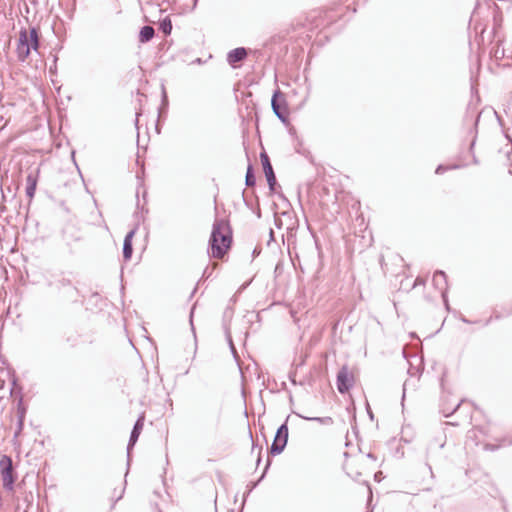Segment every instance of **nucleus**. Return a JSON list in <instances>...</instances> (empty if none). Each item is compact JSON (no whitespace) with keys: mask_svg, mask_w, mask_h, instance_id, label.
<instances>
[{"mask_svg":"<svg viewBox=\"0 0 512 512\" xmlns=\"http://www.w3.org/2000/svg\"><path fill=\"white\" fill-rule=\"evenodd\" d=\"M480 7V0H476L475 7L472 12L471 18L469 20L468 29L471 30L473 28L474 37L472 38L471 33L469 32V47L470 50H473L475 46V72L471 71V94L472 98L475 99L468 104L466 114L464 117V122H466L469 118L474 119V135L469 144V149L466 153H461L458 157V162L452 164H439L435 170V173L440 175L449 170L459 169L466 167L470 164L467 161V158H471V163L477 164L478 160L473 152V148L477 141V127L480 122V110H477V104L480 102V95L478 93V76L480 73V33L478 32V25L480 23L478 19V8Z\"/></svg>","mask_w":512,"mask_h":512,"instance_id":"1","label":"nucleus"},{"mask_svg":"<svg viewBox=\"0 0 512 512\" xmlns=\"http://www.w3.org/2000/svg\"><path fill=\"white\" fill-rule=\"evenodd\" d=\"M232 242L233 235L229 222L216 218L208 241V256L215 259L223 258L230 250Z\"/></svg>","mask_w":512,"mask_h":512,"instance_id":"2","label":"nucleus"},{"mask_svg":"<svg viewBox=\"0 0 512 512\" xmlns=\"http://www.w3.org/2000/svg\"><path fill=\"white\" fill-rule=\"evenodd\" d=\"M40 48L39 28L31 26L28 30L21 28L19 31L18 44L16 48L17 58L25 62L30 56L31 50L38 52Z\"/></svg>","mask_w":512,"mask_h":512,"instance_id":"3","label":"nucleus"},{"mask_svg":"<svg viewBox=\"0 0 512 512\" xmlns=\"http://www.w3.org/2000/svg\"><path fill=\"white\" fill-rule=\"evenodd\" d=\"M49 286L54 287L58 291L60 298L66 302L76 303L79 301L80 296L83 297L78 288L67 278H61L55 283L50 282Z\"/></svg>","mask_w":512,"mask_h":512,"instance_id":"4","label":"nucleus"},{"mask_svg":"<svg viewBox=\"0 0 512 512\" xmlns=\"http://www.w3.org/2000/svg\"><path fill=\"white\" fill-rule=\"evenodd\" d=\"M0 472L3 488L7 491H12L17 479V473L14 471L13 461L9 455L1 456Z\"/></svg>","mask_w":512,"mask_h":512,"instance_id":"5","label":"nucleus"},{"mask_svg":"<svg viewBox=\"0 0 512 512\" xmlns=\"http://www.w3.org/2000/svg\"><path fill=\"white\" fill-rule=\"evenodd\" d=\"M289 415L286 420L278 427L274 440L270 446L269 453L272 456L280 455L287 446L289 429H288V420Z\"/></svg>","mask_w":512,"mask_h":512,"instance_id":"6","label":"nucleus"},{"mask_svg":"<svg viewBox=\"0 0 512 512\" xmlns=\"http://www.w3.org/2000/svg\"><path fill=\"white\" fill-rule=\"evenodd\" d=\"M271 107L274 114L285 125L289 124V109L284 94L276 89L271 98Z\"/></svg>","mask_w":512,"mask_h":512,"instance_id":"7","label":"nucleus"},{"mask_svg":"<svg viewBox=\"0 0 512 512\" xmlns=\"http://www.w3.org/2000/svg\"><path fill=\"white\" fill-rule=\"evenodd\" d=\"M485 5L493 19V28H492L491 34H493L494 38H497V44L499 45L502 43V39L500 37H498L499 29L502 26V20H503L502 10L497 5L495 0H486Z\"/></svg>","mask_w":512,"mask_h":512,"instance_id":"8","label":"nucleus"},{"mask_svg":"<svg viewBox=\"0 0 512 512\" xmlns=\"http://www.w3.org/2000/svg\"><path fill=\"white\" fill-rule=\"evenodd\" d=\"M260 160L262 163L263 172L265 174L269 190L271 193H276V187L278 186L276 175L273 170L270 158L265 151L260 153Z\"/></svg>","mask_w":512,"mask_h":512,"instance_id":"9","label":"nucleus"},{"mask_svg":"<svg viewBox=\"0 0 512 512\" xmlns=\"http://www.w3.org/2000/svg\"><path fill=\"white\" fill-rule=\"evenodd\" d=\"M145 416L144 414L139 415L137 420L135 421L132 431L130 433V437L127 444V466H130L131 462V451L133 450L135 444L137 443L139 436L143 430Z\"/></svg>","mask_w":512,"mask_h":512,"instance_id":"10","label":"nucleus"},{"mask_svg":"<svg viewBox=\"0 0 512 512\" xmlns=\"http://www.w3.org/2000/svg\"><path fill=\"white\" fill-rule=\"evenodd\" d=\"M336 385L339 393H347L354 385V377L346 365L342 366L336 377Z\"/></svg>","mask_w":512,"mask_h":512,"instance_id":"11","label":"nucleus"},{"mask_svg":"<svg viewBox=\"0 0 512 512\" xmlns=\"http://www.w3.org/2000/svg\"><path fill=\"white\" fill-rule=\"evenodd\" d=\"M512 316V305H497L492 309L491 316L482 323V326H488L492 320H502Z\"/></svg>","mask_w":512,"mask_h":512,"instance_id":"12","label":"nucleus"},{"mask_svg":"<svg viewBox=\"0 0 512 512\" xmlns=\"http://www.w3.org/2000/svg\"><path fill=\"white\" fill-rule=\"evenodd\" d=\"M247 55L248 50L245 47H237L227 53L226 60L232 68L236 69L240 67V63L247 58Z\"/></svg>","mask_w":512,"mask_h":512,"instance_id":"13","label":"nucleus"},{"mask_svg":"<svg viewBox=\"0 0 512 512\" xmlns=\"http://www.w3.org/2000/svg\"><path fill=\"white\" fill-rule=\"evenodd\" d=\"M433 286L439 290L442 299L447 301L448 281L447 275L442 270H436L432 278Z\"/></svg>","mask_w":512,"mask_h":512,"instance_id":"14","label":"nucleus"},{"mask_svg":"<svg viewBox=\"0 0 512 512\" xmlns=\"http://www.w3.org/2000/svg\"><path fill=\"white\" fill-rule=\"evenodd\" d=\"M39 173H40V169L37 168L34 171L29 172L26 177L25 193H26V196L30 199H32L35 195L38 178H39Z\"/></svg>","mask_w":512,"mask_h":512,"instance_id":"15","label":"nucleus"},{"mask_svg":"<svg viewBox=\"0 0 512 512\" xmlns=\"http://www.w3.org/2000/svg\"><path fill=\"white\" fill-rule=\"evenodd\" d=\"M146 191L143 192V204L140 203V200H139V191L136 192V197H137V204H136V211L134 213V217L137 219V221L139 222L141 219L143 220L144 219V214L145 213H148V209L145 207L147 201H146Z\"/></svg>","mask_w":512,"mask_h":512,"instance_id":"16","label":"nucleus"},{"mask_svg":"<svg viewBox=\"0 0 512 512\" xmlns=\"http://www.w3.org/2000/svg\"><path fill=\"white\" fill-rule=\"evenodd\" d=\"M154 35H155L154 28L150 25H145V26L141 27V29H140L139 42L147 43L153 39Z\"/></svg>","mask_w":512,"mask_h":512,"instance_id":"17","label":"nucleus"},{"mask_svg":"<svg viewBox=\"0 0 512 512\" xmlns=\"http://www.w3.org/2000/svg\"><path fill=\"white\" fill-rule=\"evenodd\" d=\"M256 184V176L254 167L251 162L248 163L246 175H245V185L247 187H253Z\"/></svg>","mask_w":512,"mask_h":512,"instance_id":"18","label":"nucleus"},{"mask_svg":"<svg viewBox=\"0 0 512 512\" xmlns=\"http://www.w3.org/2000/svg\"><path fill=\"white\" fill-rule=\"evenodd\" d=\"M299 417H301L302 419H305L307 421H315V422H318L322 425H326V426H329V425H332L334 423L333 419L329 416H326V417H307V416H303V415H300V414H297Z\"/></svg>","mask_w":512,"mask_h":512,"instance_id":"19","label":"nucleus"},{"mask_svg":"<svg viewBox=\"0 0 512 512\" xmlns=\"http://www.w3.org/2000/svg\"><path fill=\"white\" fill-rule=\"evenodd\" d=\"M270 465H271V459L268 457V458H267V461H266V465H265V467H264V470H263V472H262L261 476L259 477V479H258L257 481H255V482H251V483L248 485V487H249V489H248V491H247V493H248V494H249L252 490H254V489L259 485V483H260V482L265 478L266 473H267V471H268V469H269Z\"/></svg>","mask_w":512,"mask_h":512,"instance_id":"20","label":"nucleus"},{"mask_svg":"<svg viewBox=\"0 0 512 512\" xmlns=\"http://www.w3.org/2000/svg\"><path fill=\"white\" fill-rule=\"evenodd\" d=\"M270 465H271V459L268 457V458H267V461H266V465H265V467H264V470H263V472H262L261 476L259 477V479H258L257 481H255V482H251V483L248 485V487H249V489H248V491H247V493H248V494H249L252 490H254V489L259 485V483H260V482L265 478L266 473H267V471H268V469H269Z\"/></svg>","mask_w":512,"mask_h":512,"instance_id":"21","label":"nucleus"},{"mask_svg":"<svg viewBox=\"0 0 512 512\" xmlns=\"http://www.w3.org/2000/svg\"><path fill=\"white\" fill-rule=\"evenodd\" d=\"M159 29L164 35H170L172 31V22L169 17H165L159 23Z\"/></svg>","mask_w":512,"mask_h":512,"instance_id":"22","label":"nucleus"},{"mask_svg":"<svg viewBox=\"0 0 512 512\" xmlns=\"http://www.w3.org/2000/svg\"><path fill=\"white\" fill-rule=\"evenodd\" d=\"M418 360H419L418 365L413 366L412 364H410V367L408 369V373L412 377H420L423 372V360H422V358H419Z\"/></svg>","mask_w":512,"mask_h":512,"instance_id":"23","label":"nucleus"},{"mask_svg":"<svg viewBox=\"0 0 512 512\" xmlns=\"http://www.w3.org/2000/svg\"><path fill=\"white\" fill-rule=\"evenodd\" d=\"M2 363L8 366L7 367V372H8V375L11 377L12 388L10 390V393L12 394L13 391H14L15 386L18 383V378L16 376V372H15L14 368L11 367L6 360H2Z\"/></svg>","mask_w":512,"mask_h":512,"instance_id":"24","label":"nucleus"},{"mask_svg":"<svg viewBox=\"0 0 512 512\" xmlns=\"http://www.w3.org/2000/svg\"><path fill=\"white\" fill-rule=\"evenodd\" d=\"M122 253H123L124 260L129 261L133 254V244L129 243L128 241L127 242L123 241Z\"/></svg>","mask_w":512,"mask_h":512,"instance_id":"25","label":"nucleus"},{"mask_svg":"<svg viewBox=\"0 0 512 512\" xmlns=\"http://www.w3.org/2000/svg\"><path fill=\"white\" fill-rule=\"evenodd\" d=\"M286 238L288 243V249H290L291 244H295L296 242V228L295 226L287 227Z\"/></svg>","mask_w":512,"mask_h":512,"instance_id":"26","label":"nucleus"},{"mask_svg":"<svg viewBox=\"0 0 512 512\" xmlns=\"http://www.w3.org/2000/svg\"><path fill=\"white\" fill-rule=\"evenodd\" d=\"M463 401H459L453 409H450V407H445L444 405H442L441 407V412L443 414L444 417L448 418L450 416H452L458 409L459 407L461 406Z\"/></svg>","mask_w":512,"mask_h":512,"instance_id":"27","label":"nucleus"},{"mask_svg":"<svg viewBox=\"0 0 512 512\" xmlns=\"http://www.w3.org/2000/svg\"><path fill=\"white\" fill-rule=\"evenodd\" d=\"M508 444V441H506L505 439H503L501 442H499L498 444H492V443H485L483 445V449L484 450H487V451H496L498 450L499 448H501L502 446H505Z\"/></svg>","mask_w":512,"mask_h":512,"instance_id":"28","label":"nucleus"},{"mask_svg":"<svg viewBox=\"0 0 512 512\" xmlns=\"http://www.w3.org/2000/svg\"><path fill=\"white\" fill-rule=\"evenodd\" d=\"M21 390H22V388L20 387L19 388L20 396H19V400H18V403H17V414L26 415L27 408H26V406L23 403V396L21 394Z\"/></svg>","mask_w":512,"mask_h":512,"instance_id":"29","label":"nucleus"},{"mask_svg":"<svg viewBox=\"0 0 512 512\" xmlns=\"http://www.w3.org/2000/svg\"><path fill=\"white\" fill-rule=\"evenodd\" d=\"M225 336H226L227 342L229 344V348H230L233 356L236 358L237 357V351H236V348L234 346V343H233V340H232V336H231L230 331H229L228 328H225Z\"/></svg>","mask_w":512,"mask_h":512,"instance_id":"30","label":"nucleus"},{"mask_svg":"<svg viewBox=\"0 0 512 512\" xmlns=\"http://www.w3.org/2000/svg\"><path fill=\"white\" fill-rule=\"evenodd\" d=\"M504 54H505L504 49L500 50L499 47H497L496 49H492L490 51L491 58H494L496 60L502 59L504 57Z\"/></svg>","mask_w":512,"mask_h":512,"instance_id":"31","label":"nucleus"},{"mask_svg":"<svg viewBox=\"0 0 512 512\" xmlns=\"http://www.w3.org/2000/svg\"><path fill=\"white\" fill-rule=\"evenodd\" d=\"M138 225H139V223L125 235V237H124L125 242L128 241L129 243H132L133 237L138 229Z\"/></svg>","mask_w":512,"mask_h":512,"instance_id":"32","label":"nucleus"},{"mask_svg":"<svg viewBox=\"0 0 512 512\" xmlns=\"http://www.w3.org/2000/svg\"><path fill=\"white\" fill-rule=\"evenodd\" d=\"M161 103H162V107H168V105H169L168 96H167V92H166L164 85H162Z\"/></svg>","mask_w":512,"mask_h":512,"instance_id":"33","label":"nucleus"},{"mask_svg":"<svg viewBox=\"0 0 512 512\" xmlns=\"http://www.w3.org/2000/svg\"><path fill=\"white\" fill-rule=\"evenodd\" d=\"M100 300H101V296L98 292H93L89 299V301L93 302L95 306H97L98 301H100Z\"/></svg>","mask_w":512,"mask_h":512,"instance_id":"34","label":"nucleus"},{"mask_svg":"<svg viewBox=\"0 0 512 512\" xmlns=\"http://www.w3.org/2000/svg\"><path fill=\"white\" fill-rule=\"evenodd\" d=\"M486 110H491V112H493V114L497 117L499 124L503 126L502 118L497 114V112L492 107L482 108L481 113H484Z\"/></svg>","mask_w":512,"mask_h":512,"instance_id":"35","label":"nucleus"},{"mask_svg":"<svg viewBox=\"0 0 512 512\" xmlns=\"http://www.w3.org/2000/svg\"><path fill=\"white\" fill-rule=\"evenodd\" d=\"M57 60H58V57L56 55H54L53 65L50 66V68H49L50 74H55L56 73V71H57Z\"/></svg>","mask_w":512,"mask_h":512,"instance_id":"36","label":"nucleus"},{"mask_svg":"<svg viewBox=\"0 0 512 512\" xmlns=\"http://www.w3.org/2000/svg\"><path fill=\"white\" fill-rule=\"evenodd\" d=\"M366 411H367V415L370 418V420L373 421L374 420V413H373V411H372L368 401H366Z\"/></svg>","mask_w":512,"mask_h":512,"instance_id":"37","label":"nucleus"},{"mask_svg":"<svg viewBox=\"0 0 512 512\" xmlns=\"http://www.w3.org/2000/svg\"><path fill=\"white\" fill-rule=\"evenodd\" d=\"M23 427H24V424L17 423V428H16V430L14 432V438H17L21 434V432L23 430Z\"/></svg>","mask_w":512,"mask_h":512,"instance_id":"38","label":"nucleus"},{"mask_svg":"<svg viewBox=\"0 0 512 512\" xmlns=\"http://www.w3.org/2000/svg\"><path fill=\"white\" fill-rule=\"evenodd\" d=\"M168 111V107H162V103L158 108V118H160L163 114L165 115Z\"/></svg>","mask_w":512,"mask_h":512,"instance_id":"39","label":"nucleus"},{"mask_svg":"<svg viewBox=\"0 0 512 512\" xmlns=\"http://www.w3.org/2000/svg\"><path fill=\"white\" fill-rule=\"evenodd\" d=\"M476 436H477V430L476 429H472V430L468 431V434H467V438L468 439L473 440V439L476 438Z\"/></svg>","mask_w":512,"mask_h":512,"instance_id":"40","label":"nucleus"},{"mask_svg":"<svg viewBox=\"0 0 512 512\" xmlns=\"http://www.w3.org/2000/svg\"><path fill=\"white\" fill-rule=\"evenodd\" d=\"M212 276V270H209V268H205L202 274V278L209 279Z\"/></svg>","mask_w":512,"mask_h":512,"instance_id":"41","label":"nucleus"},{"mask_svg":"<svg viewBox=\"0 0 512 512\" xmlns=\"http://www.w3.org/2000/svg\"><path fill=\"white\" fill-rule=\"evenodd\" d=\"M242 196H243V201H244L245 205L248 208H252V203L245 196V190L243 191Z\"/></svg>","mask_w":512,"mask_h":512,"instance_id":"42","label":"nucleus"},{"mask_svg":"<svg viewBox=\"0 0 512 512\" xmlns=\"http://www.w3.org/2000/svg\"><path fill=\"white\" fill-rule=\"evenodd\" d=\"M424 284H425V280L422 279L421 277H417L415 280V283H414V287L418 286V285H424Z\"/></svg>","mask_w":512,"mask_h":512,"instance_id":"43","label":"nucleus"},{"mask_svg":"<svg viewBox=\"0 0 512 512\" xmlns=\"http://www.w3.org/2000/svg\"><path fill=\"white\" fill-rule=\"evenodd\" d=\"M261 452H262V446H260V447L258 448V455H257V460H256V464H257V466L260 464L261 459H262V457H261Z\"/></svg>","mask_w":512,"mask_h":512,"instance_id":"44","label":"nucleus"},{"mask_svg":"<svg viewBox=\"0 0 512 512\" xmlns=\"http://www.w3.org/2000/svg\"><path fill=\"white\" fill-rule=\"evenodd\" d=\"M493 502L496 503L501 509L504 510V505L502 500H498L495 497H493Z\"/></svg>","mask_w":512,"mask_h":512,"instance_id":"45","label":"nucleus"},{"mask_svg":"<svg viewBox=\"0 0 512 512\" xmlns=\"http://www.w3.org/2000/svg\"><path fill=\"white\" fill-rule=\"evenodd\" d=\"M25 416H26V415L17 414V423H22V424H24Z\"/></svg>","mask_w":512,"mask_h":512,"instance_id":"46","label":"nucleus"},{"mask_svg":"<svg viewBox=\"0 0 512 512\" xmlns=\"http://www.w3.org/2000/svg\"><path fill=\"white\" fill-rule=\"evenodd\" d=\"M125 484H126V481L124 482V485ZM124 491H125V486L122 488L119 495L116 497L115 502L119 501L123 497Z\"/></svg>","mask_w":512,"mask_h":512,"instance_id":"47","label":"nucleus"},{"mask_svg":"<svg viewBox=\"0 0 512 512\" xmlns=\"http://www.w3.org/2000/svg\"><path fill=\"white\" fill-rule=\"evenodd\" d=\"M194 310H195V307L193 306V307L191 308V310H190V315H189V318H190V324H191V326H193V321H192V319H193ZM192 329L194 330V327H192Z\"/></svg>","mask_w":512,"mask_h":512,"instance_id":"48","label":"nucleus"},{"mask_svg":"<svg viewBox=\"0 0 512 512\" xmlns=\"http://www.w3.org/2000/svg\"><path fill=\"white\" fill-rule=\"evenodd\" d=\"M275 225L278 229H280L282 227V221L280 218L278 217H275Z\"/></svg>","mask_w":512,"mask_h":512,"instance_id":"49","label":"nucleus"},{"mask_svg":"<svg viewBox=\"0 0 512 512\" xmlns=\"http://www.w3.org/2000/svg\"><path fill=\"white\" fill-rule=\"evenodd\" d=\"M295 375H296L295 373H290L289 374V380L294 385H296Z\"/></svg>","mask_w":512,"mask_h":512,"instance_id":"50","label":"nucleus"},{"mask_svg":"<svg viewBox=\"0 0 512 512\" xmlns=\"http://www.w3.org/2000/svg\"><path fill=\"white\" fill-rule=\"evenodd\" d=\"M269 238H270V240H269V241H273V240H274V232H273V230H272V229H270V231H269ZM269 243H270V242H268V244H269Z\"/></svg>","mask_w":512,"mask_h":512,"instance_id":"51","label":"nucleus"},{"mask_svg":"<svg viewBox=\"0 0 512 512\" xmlns=\"http://www.w3.org/2000/svg\"><path fill=\"white\" fill-rule=\"evenodd\" d=\"M367 457H368V458H370V459H372V460H374V461L376 460V456H375L373 453H371V452H369V453L367 454Z\"/></svg>","mask_w":512,"mask_h":512,"instance_id":"52","label":"nucleus"},{"mask_svg":"<svg viewBox=\"0 0 512 512\" xmlns=\"http://www.w3.org/2000/svg\"><path fill=\"white\" fill-rule=\"evenodd\" d=\"M446 375V372L443 373L442 375V378H441V382H440V385L442 388H444V376Z\"/></svg>","mask_w":512,"mask_h":512,"instance_id":"53","label":"nucleus"},{"mask_svg":"<svg viewBox=\"0 0 512 512\" xmlns=\"http://www.w3.org/2000/svg\"><path fill=\"white\" fill-rule=\"evenodd\" d=\"M289 133H290L291 135H295V134H296V130H295V128H294V127H291V128L289 129Z\"/></svg>","mask_w":512,"mask_h":512,"instance_id":"54","label":"nucleus"},{"mask_svg":"<svg viewBox=\"0 0 512 512\" xmlns=\"http://www.w3.org/2000/svg\"><path fill=\"white\" fill-rule=\"evenodd\" d=\"M138 117H139V113H136V119H135V125H136V127H138Z\"/></svg>","mask_w":512,"mask_h":512,"instance_id":"55","label":"nucleus"},{"mask_svg":"<svg viewBox=\"0 0 512 512\" xmlns=\"http://www.w3.org/2000/svg\"><path fill=\"white\" fill-rule=\"evenodd\" d=\"M196 290H197V287H195V288L193 289V291L191 292L190 298L194 296V294L196 293Z\"/></svg>","mask_w":512,"mask_h":512,"instance_id":"56","label":"nucleus"},{"mask_svg":"<svg viewBox=\"0 0 512 512\" xmlns=\"http://www.w3.org/2000/svg\"><path fill=\"white\" fill-rule=\"evenodd\" d=\"M4 384H5V382L0 379V389H2L4 387Z\"/></svg>","mask_w":512,"mask_h":512,"instance_id":"57","label":"nucleus"},{"mask_svg":"<svg viewBox=\"0 0 512 512\" xmlns=\"http://www.w3.org/2000/svg\"><path fill=\"white\" fill-rule=\"evenodd\" d=\"M443 302H444L445 307H446L447 309H449L448 300H447V301H445V300L443 299Z\"/></svg>","mask_w":512,"mask_h":512,"instance_id":"58","label":"nucleus"},{"mask_svg":"<svg viewBox=\"0 0 512 512\" xmlns=\"http://www.w3.org/2000/svg\"><path fill=\"white\" fill-rule=\"evenodd\" d=\"M199 0H193V9L196 7Z\"/></svg>","mask_w":512,"mask_h":512,"instance_id":"59","label":"nucleus"},{"mask_svg":"<svg viewBox=\"0 0 512 512\" xmlns=\"http://www.w3.org/2000/svg\"><path fill=\"white\" fill-rule=\"evenodd\" d=\"M258 253H259V252H258V251H257V249L255 248V249L253 250V256L255 257Z\"/></svg>","mask_w":512,"mask_h":512,"instance_id":"60","label":"nucleus"},{"mask_svg":"<svg viewBox=\"0 0 512 512\" xmlns=\"http://www.w3.org/2000/svg\"><path fill=\"white\" fill-rule=\"evenodd\" d=\"M410 336H411L412 338H416V337H417V336H416V333H414V332L410 333Z\"/></svg>","mask_w":512,"mask_h":512,"instance_id":"61","label":"nucleus"},{"mask_svg":"<svg viewBox=\"0 0 512 512\" xmlns=\"http://www.w3.org/2000/svg\"><path fill=\"white\" fill-rule=\"evenodd\" d=\"M352 429H353L354 433H357V427L356 426H352Z\"/></svg>","mask_w":512,"mask_h":512,"instance_id":"62","label":"nucleus"},{"mask_svg":"<svg viewBox=\"0 0 512 512\" xmlns=\"http://www.w3.org/2000/svg\"><path fill=\"white\" fill-rule=\"evenodd\" d=\"M257 216H258V217H260V216H261V210H260V208H258Z\"/></svg>","mask_w":512,"mask_h":512,"instance_id":"63","label":"nucleus"},{"mask_svg":"<svg viewBox=\"0 0 512 512\" xmlns=\"http://www.w3.org/2000/svg\"><path fill=\"white\" fill-rule=\"evenodd\" d=\"M461 320H462L463 322H466V323H468V322H469V321H468L466 318H464V317H462V318H461Z\"/></svg>","mask_w":512,"mask_h":512,"instance_id":"64","label":"nucleus"}]
</instances>
